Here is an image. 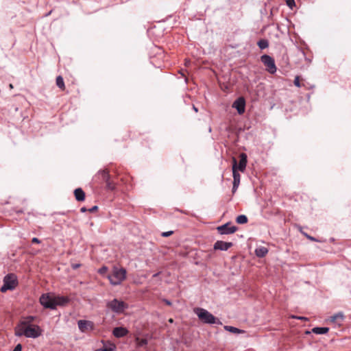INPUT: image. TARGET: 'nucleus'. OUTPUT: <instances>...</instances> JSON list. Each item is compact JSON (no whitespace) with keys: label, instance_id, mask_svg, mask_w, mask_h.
Returning a JSON list of instances; mask_svg holds the SVG:
<instances>
[{"label":"nucleus","instance_id":"1","mask_svg":"<svg viewBox=\"0 0 351 351\" xmlns=\"http://www.w3.org/2000/svg\"><path fill=\"white\" fill-rule=\"evenodd\" d=\"M38 302L44 309L56 311L58 307L67 306L72 302V299L69 295L49 291L42 293Z\"/></svg>","mask_w":351,"mask_h":351},{"label":"nucleus","instance_id":"2","mask_svg":"<svg viewBox=\"0 0 351 351\" xmlns=\"http://www.w3.org/2000/svg\"><path fill=\"white\" fill-rule=\"evenodd\" d=\"M117 178H113L106 170H99L93 178V183L97 187H103L108 191H117Z\"/></svg>","mask_w":351,"mask_h":351},{"label":"nucleus","instance_id":"3","mask_svg":"<svg viewBox=\"0 0 351 351\" xmlns=\"http://www.w3.org/2000/svg\"><path fill=\"white\" fill-rule=\"evenodd\" d=\"M129 306V304L120 298H114L106 302L107 310L117 315H124Z\"/></svg>","mask_w":351,"mask_h":351},{"label":"nucleus","instance_id":"4","mask_svg":"<svg viewBox=\"0 0 351 351\" xmlns=\"http://www.w3.org/2000/svg\"><path fill=\"white\" fill-rule=\"evenodd\" d=\"M195 314L197 316L199 320L205 324L209 325H222L221 321L213 315L208 310L202 308L196 307L193 309Z\"/></svg>","mask_w":351,"mask_h":351},{"label":"nucleus","instance_id":"5","mask_svg":"<svg viewBox=\"0 0 351 351\" xmlns=\"http://www.w3.org/2000/svg\"><path fill=\"white\" fill-rule=\"evenodd\" d=\"M106 278L109 280L111 285H120L127 278V270L123 267L114 266L112 273L107 274Z\"/></svg>","mask_w":351,"mask_h":351},{"label":"nucleus","instance_id":"6","mask_svg":"<svg viewBox=\"0 0 351 351\" xmlns=\"http://www.w3.org/2000/svg\"><path fill=\"white\" fill-rule=\"evenodd\" d=\"M19 285L17 276L14 273H8L3 279V285L0 288L2 293L7 291H13Z\"/></svg>","mask_w":351,"mask_h":351},{"label":"nucleus","instance_id":"7","mask_svg":"<svg viewBox=\"0 0 351 351\" xmlns=\"http://www.w3.org/2000/svg\"><path fill=\"white\" fill-rule=\"evenodd\" d=\"M43 332V330L41 328V327L38 324H35L29 330H25L23 332H19V330H16L15 335L16 337L24 336L26 338L36 339L42 335Z\"/></svg>","mask_w":351,"mask_h":351},{"label":"nucleus","instance_id":"8","mask_svg":"<svg viewBox=\"0 0 351 351\" xmlns=\"http://www.w3.org/2000/svg\"><path fill=\"white\" fill-rule=\"evenodd\" d=\"M37 318L38 317L36 315H27L22 317L16 325L15 330H19V332H23L25 330H29L31 327L35 325L33 322H35Z\"/></svg>","mask_w":351,"mask_h":351},{"label":"nucleus","instance_id":"9","mask_svg":"<svg viewBox=\"0 0 351 351\" xmlns=\"http://www.w3.org/2000/svg\"><path fill=\"white\" fill-rule=\"evenodd\" d=\"M261 61L265 66V70L270 74L276 73L277 67L274 57L268 54H263L261 56Z\"/></svg>","mask_w":351,"mask_h":351},{"label":"nucleus","instance_id":"10","mask_svg":"<svg viewBox=\"0 0 351 351\" xmlns=\"http://www.w3.org/2000/svg\"><path fill=\"white\" fill-rule=\"evenodd\" d=\"M239 162L235 158H232V171L244 172L247 164V156L245 153H241L239 156Z\"/></svg>","mask_w":351,"mask_h":351},{"label":"nucleus","instance_id":"11","mask_svg":"<svg viewBox=\"0 0 351 351\" xmlns=\"http://www.w3.org/2000/svg\"><path fill=\"white\" fill-rule=\"evenodd\" d=\"M217 232L221 235H228L236 232L239 228L232 224L231 221H228L216 228Z\"/></svg>","mask_w":351,"mask_h":351},{"label":"nucleus","instance_id":"12","mask_svg":"<svg viewBox=\"0 0 351 351\" xmlns=\"http://www.w3.org/2000/svg\"><path fill=\"white\" fill-rule=\"evenodd\" d=\"M232 107L237 111L239 115H242L245 112L246 101L245 99L240 96L237 97L232 103Z\"/></svg>","mask_w":351,"mask_h":351},{"label":"nucleus","instance_id":"13","mask_svg":"<svg viewBox=\"0 0 351 351\" xmlns=\"http://www.w3.org/2000/svg\"><path fill=\"white\" fill-rule=\"evenodd\" d=\"M77 326L82 332L93 330L94 329L93 322L86 319H79L77 321Z\"/></svg>","mask_w":351,"mask_h":351},{"label":"nucleus","instance_id":"14","mask_svg":"<svg viewBox=\"0 0 351 351\" xmlns=\"http://www.w3.org/2000/svg\"><path fill=\"white\" fill-rule=\"evenodd\" d=\"M233 245L232 242L217 240L213 245V250L215 251H227L232 247Z\"/></svg>","mask_w":351,"mask_h":351},{"label":"nucleus","instance_id":"15","mask_svg":"<svg viewBox=\"0 0 351 351\" xmlns=\"http://www.w3.org/2000/svg\"><path fill=\"white\" fill-rule=\"evenodd\" d=\"M129 332V330L124 326L114 327L112 330V335L117 339L126 337Z\"/></svg>","mask_w":351,"mask_h":351},{"label":"nucleus","instance_id":"16","mask_svg":"<svg viewBox=\"0 0 351 351\" xmlns=\"http://www.w3.org/2000/svg\"><path fill=\"white\" fill-rule=\"evenodd\" d=\"M344 319L345 315L343 312H338L329 317V321L337 327L343 325Z\"/></svg>","mask_w":351,"mask_h":351},{"label":"nucleus","instance_id":"17","mask_svg":"<svg viewBox=\"0 0 351 351\" xmlns=\"http://www.w3.org/2000/svg\"><path fill=\"white\" fill-rule=\"evenodd\" d=\"M102 347L96 350V351H115L117 349L116 345L111 341L102 340Z\"/></svg>","mask_w":351,"mask_h":351},{"label":"nucleus","instance_id":"18","mask_svg":"<svg viewBox=\"0 0 351 351\" xmlns=\"http://www.w3.org/2000/svg\"><path fill=\"white\" fill-rule=\"evenodd\" d=\"M329 328L326 326H315L313 327L311 331L307 330L306 334H310L311 332L316 335H326L329 332Z\"/></svg>","mask_w":351,"mask_h":351},{"label":"nucleus","instance_id":"19","mask_svg":"<svg viewBox=\"0 0 351 351\" xmlns=\"http://www.w3.org/2000/svg\"><path fill=\"white\" fill-rule=\"evenodd\" d=\"M73 194L77 202H82L86 199V193L81 187L76 188Z\"/></svg>","mask_w":351,"mask_h":351},{"label":"nucleus","instance_id":"20","mask_svg":"<svg viewBox=\"0 0 351 351\" xmlns=\"http://www.w3.org/2000/svg\"><path fill=\"white\" fill-rule=\"evenodd\" d=\"M269 252V249L264 246H257L254 250V254L260 258H264Z\"/></svg>","mask_w":351,"mask_h":351},{"label":"nucleus","instance_id":"21","mask_svg":"<svg viewBox=\"0 0 351 351\" xmlns=\"http://www.w3.org/2000/svg\"><path fill=\"white\" fill-rule=\"evenodd\" d=\"M224 330L226 331H228L229 332H231L232 334L239 335V334H244L246 332L245 330L240 329L239 328H237L233 326H224L223 327Z\"/></svg>","mask_w":351,"mask_h":351},{"label":"nucleus","instance_id":"22","mask_svg":"<svg viewBox=\"0 0 351 351\" xmlns=\"http://www.w3.org/2000/svg\"><path fill=\"white\" fill-rule=\"evenodd\" d=\"M298 228H299V230L300 232V233L304 236L307 239L311 241H315V242H318V243H323L325 241V240H322V239H319L317 238H315L313 236H311L310 234H308L307 232H304L302 230V228L300 226H298Z\"/></svg>","mask_w":351,"mask_h":351},{"label":"nucleus","instance_id":"23","mask_svg":"<svg viewBox=\"0 0 351 351\" xmlns=\"http://www.w3.org/2000/svg\"><path fill=\"white\" fill-rule=\"evenodd\" d=\"M257 46L261 50H264L269 47V43L266 38H261L257 41Z\"/></svg>","mask_w":351,"mask_h":351},{"label":"nucleus","instance_id":"24","mask_svg":"<svg viewBox=\"0 0 351 351\" xmlns=\"http://www.w3.org/2000/svg\"><path fill=\"white\" fill-rule=\"evenodd\" d=\"M235 221L238 224H241V225L246 224L248 222V218L245 215H243V214L239 215L236 217Z\"/></svg>","mask_w":351,"mask_h":351},{"label":"nucleus","instance_id":"25","mask_svg":"<svg viewBox=\"0 0 351 351\" xmlns=\"http://www.w3.org/2000/svg\"><path fill=\"white\" fill-rule=\"evenodd\" d=\"M56 86L61 90H64L65 84L63 77L61 75H58L56 79Z\"/></svg>","mask_w":351,"mask_h":351},{"label":"nucleus","instance_id":"26","mask_svg":"<svg viewBox=\"0 0 351 351\" xmlns=\"http://www.w3.org/2000/svg\"><path fill=\"white\" fill-rule=\"evenodd\" d=\"M108 267L106 265H102L97 271V273L103 276H107Z\"/></svg>","mask_w":351,"mask_h":351},{"label":"nucleus","instance_id":"27","mask_svg":"<svg viewBox=\"0 0 351 351\" xmlns=\"http://www.w3.org/2000/svg\"><path fill=\"white\" fill-rule=\"evenodd\" d=\"M293 84L298 87V88H300L302 87L303 85L301 84V77L300 75H296L294 78V80H293Z\"/></svg>","mask_w":351,"mask_h":351},{"label":"nucleus","instance_id":"28","mask_svg":"<svg viewBox=\"0 0 351 351\" xmlns=\"http://www.w3.org/2000/svg\"><path fill=\"white\" fill-rule=\"evenodd\" d=\"M232 177H233L234 182H240L241 175H240L239 172H237V171H232Z\"/></svg>","mask_w":351,"mask_h":351},{"label":"nucleus","instance_id":"29","mask_svg":"<svg viewBox=\"0 0 351 351\" xmlns=\"http://www.w3.org/2000/svg\"><path fill=\"white\" fill-rule=\"evenodd\" d=\"M286 4L291 10H293L296 5L295 0H286Z\"/></svg>","mask_w":351,"mask_h":351},{"label":"nucleus","instance_id":"30","mask_svg":"<svg viewBox=\"0 0 351 351\" xmlns=\"http://www.w3.org/2000/svg\"><path fill=\"white\" fill-rule=\"evenodd\" d=\"M240 182H232V193L234 194L237 191V189L239 186Z\"/></svg>","mask_w":351,"mask_h":351},{"label":"nucleus","instance_id":"31","mask_svg":"<svg viewBox=\"0 0 351 351\" xmlns=\"http://www.w3.org/2000/svg\"><path fill=\"white\" fill-rule=\"evenodd\" d=\"M173 234V231L169 230V231L162 232L161 233V236L162 237H169L171 236Z\"/></svg>","mask_w":351,"mask_h":351},{"label":"nucleus","instance_id":"32","mask_svg":"<svg viewBox=\"0 0 351 351\" xmlns=\"http://www.w3.org/2000/svg\"><path fill=\"white\" fill-rule=\"evenodd\" d=\"M162 302L164 304H165L167 306H171L172 304H173L172 302L170 300L167 299V298H163L162 300Z\"/></svg>","mask_w":351,"mask_h":351},{"label":"nucleus","instance_id":"33","mask_svg":"<svg viewBox=\"0 0 351 351\" xmlns=\"http://www.w3.org/2000/svg\"><path fill=\"white\" fill-rule=\"evenodd\" d=\"M99 209V207L98 206H93L92 207H90V208H88V212L90 213H95Z\"/></svg>","mask_w":351,"mask_h":351},{"label":"nucleus","instance_id":"34","mask_svg":"<svg viewBox=\"0 0 351 351\" xmlns=\"http://www.w3.org/2000/svg\"><path fill=\"white\" fill-rule=\"evenodd\" d=\"M31 242H32V244H40V243H41L42 241H41L40 239H39L37 237H33L32 239Z\"/></svg>","mask_w":351,"mask_h":351},{"label":"nucleus","instance_id":"35","mask_svg":"<svg viewBox=\"0 0 351 351\" xmlns=\"http://www.w3.org/2000/svg\"><path fill=\"white\" fill-rule=\"evenodd\" d=\"M22 350H23L22 344L18 343L14 346L13 351H22Z\"/></svg>","mask_w":351,"mask_h":351},{"label":"nucleus","instance_id":"36","mask_svg":"<svg viewBox=\"0 0 351 351\" xmlns=\"http://www.w3.org/2000/svg\"><path fill=\"white\" fill-rule=\"evenodd\" d=\"M175 210L177 211V212H179L180 213L187 215H190V213L189 211L186 210H182V209H180L178 208H175Z\"/></svg>","mask_w":351,"mask_h":351},{"label":"nucleus","instance_id":"37","mask_svg":"<svg viewBox=\"0 0 351 351\" xmlns=\"http://www.w3.org/2000/svg\"><path fill=\"white\" fill-rule=\"evenodd\" d=\"M71 268L74 270L77 269L82 266V264L80 263H71Z\"/></svg>","mask_w":351,"mask_h":351},{"label":"nucleus","instance_id":"38","mask_svg":"<svg viewBox=\"0 0 351 351\" xmlns=\"http://www.w3.org/2000/svg\"><path fill=\"white\" fill-rule=\"evenodd\" d=\"M291 317L293 319H300V320H308L307 317H303V316L293 315Z\"/></svg>","mask_w":351,"mask_h":351},{"label":"nucleus","instance_id":"39","mask_svg":"<svg viewBox=\"0 0 351 351\" xmlns=\"http://www.w3.org/2000/svg\"><path fill=\"white\" fill-rule=\"evenodd\" d=\"M86 211H88V208H87L86 206H82L80 208V212L81 213H86Z\"/></svg>","mask_w":351,"mask_h":351},{"label":"nucleus","instance_id":"40","mask_svg":"<svg viewBox=\"0 0 351 351\" xmlns=\"http://www.w3.org/2000/svg\"><path fill=\"white\" fill-rule=\"evenodd\" d=\"M161 273H162V271H158V272L154 274L152 276V278H158L161 274Z\"/></svg>","mask_w":351,"mask_h":351},{"label":"nucleus","instance_id":"41","mask_svg":"<svg viewBox=\"0 0 351 351\" xmlns=\"http://www.w3.org/2000/svg\"><path fill=\"white\" fill-rule=\"evenodd\" d=\"M226 131H227L228 132H232V129L230 126H228L226 128Z\"/></svg>","mask_w":351,"mask_h":351},{"label":"nucleus","instance_id":"42","mask_svg":"<svg viewBox=\"0 0 351 351\" xmlns=\"http://www.w3.org/2000/svg\"><path fill=\"white\" fill-rule=\"evenodd\" d=\"M335 241H336V239H335L334 237H330V238L329 239V241H330V243H335Z\"/></svg>","mask_w":351,"mask_h":351},{"label":"nucleus","instance_id":"43","mask_svg":"<svg viewBox=\"0 0 351 351\" xmlns=\"http://www.w3.org/2000/svg\"><path fill=\"white\" fill-rule=\"evenodd\" d=\"M193 110L195 112H198V108H197L195 105H193Z\"/></svg>","mask_w":351,"mask_h":351},{"label":"nucleus","instance_id":"44","mask_svg":"<svg viewBox=\"0 0 351 351\" xmlns=\"http://www.w3.org/2000/svg\"><path fill=\"white\" fill-rule=\"evenodd\" d=\"M169 322L170 323H172V322H173V319H172V318H170V319H169Z\"/></svg>","mask_w":351,"mask_h":351},{"label":"nucleus","instance_id":"45","mask_svg":"<svg viewBox=\"0 0 351 351\" xmlns=\"http://www.w3.org/2000/svg\"><path fill=\"white\" fill-rule=\"evenodd\" d=\"M208 131H209L210 132H211V131H212V128H211V127H209V128H208Z\"/></svg>","mask_w":351,"mask_h":351},{"label":"nucleus","instance_id":"46","mask_svg":"<svg viewBox=\"0 0 351 351\" xmlns=\"http://www.w3.org/2000/svg\"><path fill=\"white\" fill-rule=\"evenodd\" d=\"M60 215H65V213H60Z\"/></svg>","mask_w":351,"mask_h":351}]
</instances>
